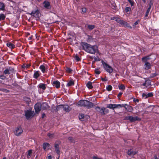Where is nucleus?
Instances as JSON below:
<instances>
[{
  "label": "nucleus",
  "mask_w": 159,
  "mask_h": 159,
  "mask_svg": "<svg viewBox=\"0 0 159 159\" xmlns=\"http://www.w3.org/2000/svg\"><path fill=\"white\" fill-rule=\"evenodd\" d=\"M6 16L3 13L0 14V21L4 20L5 19Z\"/></svg>",
  "instance_id": "obj_32"
},
{
  "label": "nucleus",
  "mask_w": 159,
  "mask_h": 159,
  "mask_svg": "<svg viewBox=\"0 0 159 159\" xmlns=\"http://www.w3.org/2000/svg\"><path fill=\"white\" fill-rule=\"evenodd\" d=\"M113 104H110L107 105V108L113 109Z\"/></svg>",
  "instance_id": "obj_45"
},
{
  "label": "nucleus",
  "mask_w": 159,
  "mask_h": 159,
  "mask_svg": "<svg viewBox=\"0 0 159 159\" xmlns=\"http://www.w3.org/2000/svg\"><path fill=\"white\" fill-rule=\"evenodd\" d=\"M41 106V108L42 110H46L49 107L48 105V103L46 102L43 103Z\"/></svg>",
  "instance_id": "obj_19"
},
{
  "label": "nucleus",
  "mask_w": 159,
  "mask_h": 159,
  "mask_svg": "<svg viewBox=\"0 0 159 159\" xmlns=\"http://www.w3.org/2000/svg\"><path fill=\"white\" fill-rule=\"evenodd\" d=\"M61 142L59 141H56L54 144V148L57 154L60 156V152L59 148V146L61 144Z\"/></svg>",
  "instance_id": "obj_6"
},
{
  "label": "nucleus",
  "mask_w": 159,
  "mask_h": 159,
  "mask_svg": "<svg viewBox=\"0 0 159 159\" xmlns=\"http://www.w3.org/2000/svg\"><path fill=\"white\" fill-rule=\"evenodd\" d=\"M125 21L120 20V21L119 22V24H120L122 26H124Z\"/></svg>",
  "instance_id": "obj_43"
},
{
  "label": "nucleus",
  "mask_w": 159,
  "mask_h": 159,
  "mask_svg": "<svg viewBox=\"0 0 159 159\" xmlns=\"http://www.w3.org/2000/svg\"><path fill=\"white\" fill-rule=\"evenodd\" d=\"M94 72L97 75H99L101 73V71L99 70V68L95 69L94 70Z\"/></svg>",
  "instance_id": "obj_40"
},
{
  "label": "nucleus",
  "mask_w": 159,
  "mask_h": 159,
  "mask_svg": "<svg viewBox=\"0 0 159 159\" xmlns=\"http://www.w3.org/2000/svg\"><path fill=\"white\" fill-rule=\"evenodd\" d=\"M33 36L31 35L30 37H29L28 38L29 40H31L33 39Z\"/></svg>",
  "instance_id": "obj_64"
},
{
  "label": "nucleus",
  "mask_w": 159,
  "mask_h": 159,
  "mask_svg": "<svg viewBox=\"0 0 159 159\" xmlns=\"http://www.w3.org/2000/svg\"><path fill=\"white\" fill-rule=\"evenodd\" d=\"M46 65H42L39 67V69L41 70L42 73L44 74L47 72L48 69Z\"/></svg>",
  "instance_id": "obj_12"
},
{
  "label": "nucleus",
  "mask_w": 159,
  "mask_h": 159,
  "mask_svg": "<svg viewBox=\"0 0 159 159\" xmlns=\"http://www.w3.org/2000/svg\"><path fill=\"white\" fill-rule=\"evenodd\" d=\"M74 84V82L72 80L69 81L67 84L66 86H71L73 85Z\"/></svg>",
  "instance_id": "obj_33"
},
{
  "label": "nucleus",
  "mask_w": 159,
  "mask_h": 159,
  "mask_svg": "<svg viewBox=\"0 0 159 159\" xmlns=\"http://www.w3.org/2000/svg\"><path fill=\"white\" fill-rule=\"evenodd\" d=\"M89 118V116L86 115L85 116V119H87Z\"/></svg>",
  "instance_id": "obj_63"
},
{
  "label": "nucleus",
  "mask_w": 159,
  "mask_h": 159,
  "mask_svg": "<svg viewBox=\"0 0 159 159\" xmlns=\"http://www.w3.org/2000/svg\"><path fill=\"white\" fill-rule=\"evenodd\" d=\"M32 149H30L28 151H27L26 154V155L27 158L28 159H29L31 156L32 153Z\"/></svg>",
  "instance_id": "obj_20"
},
{
  "label": "nucleus",
  "mask_w": 159,
  "mask_h": 159,
  "mask_svg": "<svg viewBox=\"0 0 159 159\" xmlns=\"http://www.w3.org/2000/svg\"><path fill=\"white\" fill-rule=\"evenodd\" d=\"M120 19L117 17H116L115 21L119 23V22L120 21Z\"/></svg>",
  "instance_id": "obj_56"
},
{
  "label": "nucleus",
  "mask_w": 159,
  "mask_h": 159,
  "mask_svg": "<svg viewBox=\"0 0 159 159\" xmlns=\"http://www.w3.org/2000/svg\"><path fill=\"white\" fill-rule=\"evenodd\" d=\"M79 119L81 121H83L85 120V116L84 114H81L79 116Z\"/></svg>",
  "instance_id": "obj_34"
},
{
  "label": "nucleus",
  "mask_w": 159,
  "mask_h": 159,
  "mask_svg": "<svg viewBox=\"0 0 159 159\" xmlns=\"http://www.w3.org/2000/svg\"><path fill=\"white\" fill-rule=\"evenodd\" d=\"M125 120H129L131 122H133L136 121H140L141 119L138 116H129L125 117L124 118Z\"/></svg>",
  "instance_id": "obj_4"
},
{
  "label": "nucleus",
  "mask_w": 159,
  "mask_h": 159,
  "mask_svg": "<svg viewBox=\"0 0 159 159\" xmlns=\"http://www.w3.org/2000/svg\"><path fill=\"white\" fill-rule=\"evenodd\" d=\"M34 74L33 75V77L35 79H37L38 77L41 74V73L39 71H36L34 70Z\"/></svg>",
  "instance_id": "obj_14"
},
{
  "label": "nucleus",
  "mask_w": 159,
  "mask_h": 159,
  "mask_svg": "<svg viewBox=\"0 0 159 159\" xmlns=\"http://www.w3.org/2000/svg\"><path fill=\"white\" fill-rule=\"evenodd\" d=\"M50 144L47 143H44L43 144V148L45 151L46 150L47 148L50 147Z\"/></svg>",
  "instance_id": "obj_21"
},
{
  "label": "nucleus",
  "mask_w": 159,
  "mask_h": 159,
  "mask_svg": "<svg viewBox=\"0 0 159 159\" xmlns=\"http://www.w3.org/2000/svg\"><path fill=\"white\" fill-rule=\"evenodd\" d=\"M82 11L84 13H85L86 12V8L85 7L82 8L81 9Z\"/></svg>",
  "instance_id": "obj_55"
},
{
  "label": "nucleus",
  "mask_w": 159,
  "mask_h": 159,
  "mask_svg": "<svg viewBox=\"0 0 159 159\" xmlns=\"http://www.w3.org/2000/svg\"><path fill=\"white\" fill-rule=\"evenodd\" d=\"M110 7L112 9L116 10V6L115 3L113 2L109 5Z\"/></svg>",
  "instance_id": "obj_29"
},
{
  "label": "nucleus",
  "mask_w": 159,
  "mask_h": 159,
  "mask_svg": "<svg viewBox=\"0 0 159 159\" xmlns=\"http://www.w3.org/2000/svg\"><path fill=\"white\" fill-rule=\"evenodd\" d=\"M4 74L5 75L10 74H11V72H9L8 69H6L3 71Z\"/></svg>",
  "instance_id": "obj_37"
},
{
  "label": "nucleus",
  "mask_w": 159,
  "mask_h": 159,
  "mask_svg": "<svg viewBox=\"0 0 159 159\" xmlns=\"http://www.w3.org/2000/svg\"><path fill=\"white\" fill-rule=\"evenodd\" d=\"M127 108H128V111L129 112H131L133 110V109L132 107L130 106H128V105Z\"/></svg>",
  "instance_id": "obj_46"
},
{
  "label": "nucleus",
  "mask_w": 159,
  "mask_h": 159,
  "mask_svg": "<svg viewBox=\"0 0 159 159\" xmlns=\"http://www.w3.org/2000/svg\"><path fill=\"white\" fill-rule=\"evenodd\" d=\"M122 94H123V93L122 92H119L117 95L118 97V98L120 97V96H121L122 95Z\"/></svg>",
  "instance_id": "obj_58"
},
{
  "label": "nucleus",
  "mask_w": 159,
  "mask_h": 159,
  "mask_svg": "<svg viewBox=\"0 0 159 159\" xmlns=\"http://www.w3.org/2000/svg\"><path fill=\"white\" fill-rule=\"evenodd\" d=\"M2 91L5 92V93H8L9 92V91L6 89H2L1 90Z\"/></svg>",
  "instance_id": "obj_51"
},
{
  "label": "nucleus",
  "mask_w": 159,
  "mask_h": 159,
  "mask_svg": "<svg viewBox=\"0 0 159 159\" xmlns=\"http://www.w3.org/2000/svg\"><path fill=\"white\" fill-rule=\"evenodd\" d=\"M25 113L26 118L28 120L33 117L34 115V111H32L30 109L25 111Z\"/></svg>",
  "instance_id": "obj_5"
},
{
  "label": "nucleus",
  "mask_w": 159,
  "mask_h": 159,
  "mask_svg": "<svg viewBox=\"0 0 159 159\" xmlns=\"http://www.w3.org/2000/svg\"><path fill=\"white\" fill-rule=\"evenodd\" d=\"M86 86L89 89H92L93 88L92 83L91 81H89L86 84Z\"/></svg>",
  "instance_id": "obj_27"
},
{
  "label": "nucleus",
  "mask_w": 159,
  "mask_h": 159,
  "mask_svg": "<svg viewBox=\"0 0 159 159\" xmlns=\"http://www.w3.org/2000/svg\"><path fill=\"white\" fill-rule=\"evenodd\" d=\"M23 130L21 126L17 127L14 132V134L17 136H20L22 133Z\"/></svg>",
  "instance_id": "obj_10"
},
{
  "label": "nucleus",
  "mask_w": 159,
  "mask_h": 159,
  "mask_svg": "<svg viewBox=\"0 0 159 159\" xmlns=\"http://www.w3.org/2000/svg\"><path fill=\"white\" fill-rule=\"evenodd\" d=\"M153 96V93L152 92L148 93H143L142 94L143 97L145 99H146L148 97H152Z\"/></svg>",
  "instance_id": "obj_15"
},
{
  "label": "nucleus",
  "mask_w": 159,
  "mask_h": 159,
  "mask_svg": "<svg viewBox=\"0 0 159 159\" xmlns=\"http://www.w3.org/2000/svg\"><path fill=\"white\" fill-rule=\"evenodd\" d=\"M150 83H151L150 80H146L143 84V86L147 87L149 86L150 85H151Z\"/></svg>",
  "instance_id": "obj_26"
},
{
  "label": "nucleus",
  "mask_w": 159,
  "mask_h": 159,
  "mask_svg": "<svg viewBox=\"0 0 159 159\" xmlns=\"http://www.w3.org/2000/svg\"><path fill=\"white\" fill-rule=\"evenodd\" d=\"M101 80L102 81H107V79H106L105 78H101Z\"/></svg>",
  "instance_id": "obj_60"
},
{
  "label": "nucleus",
  "mask_w": 159,
  "mask_h": 159,
  "mask_svg": "<svg viewBox=\"0 0 159 159\" xmlns=\"http://www.w3.org/2000/svg\"><path fill=\"white\" fill-rule=\"evenodd\" d=\"M104 112L105 114H107L109 113V111L108 109H106V108H105Z\"/></svg>",
  "instance_id": "obj_59"
},
{
  "label": "nucleus",
  "mask_w": 159,
  "mask_h": 159,
  "mask_svg": "<svg viewBox=\"0 0 159 159\" xmlns=\"http://www.w3.org/2000/svg\"><path fill=\"white\" fill-rule=\"evenodd\" d=\"M38 87L39 88L44 90L46 88V85L45 84L41 83L38 85Z\"/></svg>",
  "instance_id": "obj_22"
},
{
  "label": "nucleus",
  "mask_w": 159,
  "mask_h": 159,
  "mask_svg": "<svg viewBox=\"0 0 159 159\" xmlns=\"http://www.w3.org/2000/svg\"><path fill=\"white\" fill-rule=\"evenodd\" d=\"M59 107H61V108H63V110L66 112H69L71 109V108L70 107L67 105H59L56 108L57 110H58Z\"/></svg>",
  "instance_id": "obj_7"
},
{
  "label": "nucleus",
  "mask_w": 159,
  "mask_h": 159,
  "mask_svg": "<svg viewBox=\"0 0 159 159\" xmlns=\"http://www.w3.org/2000/svg\"><path fill=\"white\" fill-rule=\"evenodd\" d=\"M95 27V25H88V28L90 30H91L94 29Z\"/></svg>",
  "instance_id": "obj_28"
},
{
  "label": "nucleus",
  "mask_w": 159,
  "mask_h": 159,
  "mask_svg": "<svg viewBox=\"0 0 159 159\" xmlns=\"http://www.w3.org/2000/svg\"><path fill=\"white\" fill-rule=\"evenodd\" d=\"M66 71L67 72L70 73L72 71V70L69 68H67L66 69Z\"/></svg>",
  "instance_id": "obj_52"
},
{
  "label": "nucleus",
  "mask_w": 159,
  "mask_h": 159,
  "mask_svg": "<svg viewBox=\"0 0 159 159\" xmlns=\"http://www.w3.org/2000/svg\"><path fill=\"white\" fill-rule=\"evenodd\" d=\"M140 21V20H138L137 21H135L133 25V27L134 28H135L136 27V25L139 23Z\"/></svg>",
  "instance_id": "obj_35"
},
{
  "label": "nucleus",
  "mask_w": 159,
  "mask_h": 159,
  "mask_svg": "<svg viewBox=\"0 0 159 159\" xmlns=\"http://www.w3.org/2000/svg\"><path fill=\"white\" fill-rule=\"evenodd\" d=\"M7 46L11 49H13L15 48V45L11 43H7Z\"/></svg>",
  "instance_id": "obj_23"
},
{
  "label": "nucleus",
  "mask_w": 159,
  "mask_h": 159,
  "mask_svg": "<svg viewBox=\"0 0 159 159\" xmlns=\"http://www.w3.org/2000/svg\"><path fill=\"white\" fill-rule=\"evenodd\" d=\"M43 6L46 9H50L51 6L49 2L47 1H45L43 3Z\"/></svg>",
  "instance_id": "obj_13"
},
{
  "label": "nucleus",
  "mask_w": 159,
  "mask_h": 159,
  "mask_svg": "<svg viewBox=\"0 0 159 159\" xmlns=\"http://www.w3.org/2000/svg\"><path fill=\"white\" fill-rule=\"evenodd\" d=\"M41 104L39 103H36L34 106V108L35 112L38 113L40 111L41 109Z\"/></svg>",
  "instance_id": "obj_11"
},
{
  "label": "nucleus",
  "mask_w": 159,
  "mask_h": 159,
  "mask_svg": "<svg viewBox=\"0 0 159 159\" xmlns=\"http://www.w3.org/2000/svg\"><path fill=\"white\" fill-rule=\"evenodd\" d=\"M9 72H11V73H13L14 71V69L11 67H9L7 68Z\"/></svg>",
  "instance_id": "obj_44"
},
{
  "label": "nucleus",
  "mask_w": 159,
  "mask_h": 159,
  "mask_svg": "<svg viewBox=\"0 0 159 159\" xmlns=\"http://www.w3.org/2000/svg\"><path fill=\"white\" fill-rule=\"evenodd\" d=\"M131 10V8L130 7H127L125 8V11L126 12H127Z\"/></svg>",
  "instance_id": "obj_49"
},
{
  "label": "nucleus",
  "mask_w": 159,
  "mask_h": 159,
  "mask_svg": "<svg viewBox=\"0 0 159 159\" xmlns=\"http://www.w3.org/2000/svg\"><path fill=\"white\" fill-rule=\"evenodd\" d=\"M47 135L50 138H53L54 137V134L48 133V134Z\"/></svg>",
  "instance_id": "obj_47"
},
{
  "label": "nucleus",
  "mask_w": 159,
  "mask_h": 159,
  "mask_svg": "<svg viewBox=\"0 0 159 159\" xmlns=\"http://www.w3.org/2000/svg\"><path fill=\"white\" fill-rule=\"evenodd\" d=\"M150 59L149 56H145L142 58V61L143 62H148L147 61Z\"/></svg>",
  "instance_id": "obj_24"
},
{
  "label": "nucleus",
  "mask_w": 159,
  "mask_h": 159,
  "mask_svg": "<svg viewBox=\"0 0 159 159\" xmlns=\"http://www.w3.org/2000/svg\"><path fill=\"white\" fill-rule=\"evenodd\" d=\"M75 59L77 61H79L80 60V58L77 55L75 56Z\"/></svg>",
  "instance_id": "obj_53"
},
{
  "label": "nucleus",
  "mask_w": 159,
  "mask_h": 159,
  "mask_svg": "<svg viewBox=\"0 0 159 159\" xmlns=\"http://www.w3.org/2000/svg\"><path fill=\"white\" fill-rule=\"evenodd\" d=\"M145 63L143 67L144 69L145 70H148L151 67V64L150 63L148 62H144Z\"/></svg>",
  "instance_id": "obj_17"
},
{
  "label": "nucleus",
  "mask_w": 159,
  "mask_h": 159,
  "mask_svg": "<svg viewBox=\"0 0 159 159\" xmlns=\"http://www.w3.org/2000/svg\"><path fill=\"white\" fill-rule=\"evenodd\" d=\"M30 14L33 17L39 19V17L40 16V14L39 13V11L38 10L32 11Z\"/></svg>",
  "instance_id": "obj_8"
},
{
  "label": "nucleus",
  "mask_w": 159,
  "mask_h": 159,
  "mask_svg": "<svg viewBox=\"0 0 159 159\" xmlns=\"http://www.w3.org/2000/svg\"><path fill=\"white\" fill-rule=\"evenodd\" d=\"M119 108V104H113V110H114L115 108Z\"/></svg>",
  "instance_id": "obj_48"
},
{
  "label": "nucleus",
  "mask_w": 159,
  "mask_h": 159,
  "mask_svg": "<svg viewBox=\"0 0 159 159\" xmlns=\"http://www.w3.org/2000/svg\"><path fill=\"white\" fill-rule=\"evenodd\" d=\"M45 116H46L45 114V113H43L42 114V118H43Z\"/></svg>",
  "instance_id": "obj_61"
},
{
  "label": "nucleus",
  "mask_w": 159,
  "mask_h": 159,
  "mask_svg": "<svg viewBox=\"0 0 159 159\" xmlns=\"http://www.w3.org/2000/svg\"><path fill=\"white\" fill-rule=\"evenodd\" d=\"M52 85L57 89L60 87V82L58 80L54 81L52 83Z\"/></svg>",
  "instance_id": "obj_18"
},
{
  "label": "nucleus",
  "mask_w": 159,
  "mask_h": 159,
  "mask_svg": "<svg viewBox=\"0 0 159 159\" xmlns=\"http://www.w3.org/2000/svg\"><path fill=\"white\" fill-rule=\"evenodd\" d=\"M5 78V76L3 75H0V79L4 80Z\"/></svg>",
  "instance_id": "obj_57"
},
{
  "label": "nucleus",
  "mask_w": 159,
  "mask_h": 159,
  "mask_svg": "<svg viewBox=\"0 0 159 159\" xmlns=\"http://www.w3.org/2000/svg\"><path fill=\"white\" fill-rule=\"evenodd\" d=\"M116 19V17H111V20H115Z\"/></svg>",
  "instance_id": "obj_62"
},
{
  "label": "nucleus",
  "mask_w": 159,
  "mask_h": 159,
  "mask_svg": "<svg viewBox=\"0 0 159 159\" xmlns=\"http://www.w3.org/2000/svg\"><path fill=\"white\" fill-rule=\"evenodd\" d=\"M119 89L120 90H124L125 89V87L123 84H121L119 86Z\"/></svg>",
  "instance_id": "obj_42"
},
{
  "label": "nucleus",
  "mask_w": 159,
  "mask_h": 159,
  "mask_svg": "<svg viewBox=\"0 0 159 159\" xmlns=\"http://www.w3.org/2000/svg\"><path fill=\"white\" fill-rule=\"evenodd\" d=\"M112 87L111 85H108L106 87V89L108 91H110L112 89Z\"/></svg>",
  "instance_id": "obj_41"
},
{
  "label": "nucleus",
  "mask_w": 159,
  "mask_h": 159,
  "mask_svg": "<svg viewBox=\"0 0 159 159\" xmlns=\"http://www.w3.org/2000/svg\"><path fill=\"white\" fill-rule=\"evenodd\" d=\"M124 27H127L130 29L132 28V27L129 25V24L126 22H125Z\"/></svg>",
  "instance_id": "obj_39"
},
{
  "label": "nucleus",
  "mask_w": 159,
  "mask_h": 159,
  "mask_svg": "<svg viewBox=\"0 0 159 159\" xmlns=\"http://www.w3.org/2000/svg\"><path fill=\"white\" fill-rule=\"evenodd\" d=\"M94 60L96 61H99L100 60V59L98 56L95 57L94 58Z\"/></svg>",
  "instance_id": "obj_54"
},
{
  "label": "nucleus",
  "mask_w": 159,
  "mask_h": 159,
  "mask_svg": "<svg viewBox=\"0 0 159 159\" xmlns=\"http://www.w3.org/2000/svg\"><path fill=\"white\" fill-rule=\"evenodd\" d=\"M95 109L96 111L99 113L101 115H103L105 114V108L104 107H95Z\"/></svg>",
  "instance_id": "obj_9"
},
{
  "label": "nucleus",
  "mask_w": 159,
  "mask_h": 159,
  "mask_svg": "<svg viewBox=\"0 0 159 159\" xmlns=\"http://www.w3.org/2000/svg\"><path fill=\"white\" fill-rule=\"evenodd\" d=\"M0 10H5V5L4 3L0 2Z\"/></svg>",
  "instance_id": "obj_30"
},
{
  "label": "nucleus",
  "mask_w": 159,
  "mask_h": 159,
  "mask_svg": "<svg viewBox=\"0 0 159 159\" xmlns=\"http://www.w3.org/2000/svg\"><path fill=\"white\" fill-rule=\"evenodd\" d=\"M157 75V74L156 73V72L151 73L150 75L149 78H152L156 76Z\"/></svg>",
  "instance_id": "obj_38"
},
{
  "label": "nucleus",
  "mask_w": 159,
  "mask_h": 159,
  "mask_svg": "<svg viewBox=\"0 0 159 159\" xmlns=\"http://www.w3.org/2000/svg\"><path fill=\"white\" fill-rule=\"evenodd\" d=\"M151 5L150 4H149V7L148 8L146 12L145 16V17H147L148 16L149 12L150 11V9L151 8Z\"/></svg>",
  "instance_id": "obj_25"
},
{
  "label": "nucleus",
  "mask_w": 159,
  "mask_h": 159,
  "mask_svg": "<svg viewBox=\"0 0 159 159\" xmlns=\"http://www.w3.org/2000/svg\"><path fill=\"white\" fill-rule=\"evenodd\" d=\"M78 106L84 107L88 109L92 108L93 106V103L87 100H80L78 102Z\"/></svg>",
  "instance_id": "obj_2"
},
{
  "label": "nucleus",
  "mask_w": 159,
  "mask_h": 159,
  "mask_svg": "<svg viewBox=\"0 0 159 159\" xmlns=\"http://www.w3.org/2000/svg\"><path fill=\"white\" fill-rule=\"evenodd\" d=\"M68 139L70 143H75V140L72 137H69L68 138Z\"/></svg>",
  "instance_id": "obj_31"
},
{
  "label": "nucleus",
  "mask_w": 159,
  "mask_h": 159,
  "mask_svg": "<svg viewBox=\"0 0 159 159\" xmlns=\"http://www.w3.org/2000/svg\"><path fill=\"white\" fill-rule=\"evenodd\" d=\"M128 1L130 4L131 7L134 6V2L132 0H128Z\"/></svg>",
  "instance_id": "obj_50"
},
{
  "label": "nucleus",
  "mask_w": 159,
  "mask_h": 159,
  "mask_svg": "<svg viewBox=\"0 0 159 159\" xmlns=\"http://www.w3.org/2000/svg\"><path fill=\"white\" fill-rule=\"evenodd\" d=\"M137 151H134L132 149H130L128 150L127 154L129 156H133L137 154Z\"/></svg>",
  "instance_id": "obj_16"
},
{
  "label": "nucleus",
  "mask_w": 159,
  "mask_h": 159,
  "mask_svg": "<svg viewBox=\"0 0 159 159\" xmlns=\"http://www.w3.org/2000/svg\"><path fill=\"white\" fill-rule=\"evenodd\" d=\"M81 45L86 52L92 54H94L98 51V47L96 45H92L84 42L81 43Z\"/></svg>",
  "instance_id": "obj_1"
},
{
  "label": "nucleus",
  "mask_w": 159,
  "mask_h": 159,
  "mask_svg": "<svg viewBox=\"0 0 159 159\" xmlns=\"http://www.w3.org/2000/svg\"><path fill=\"white\" fill-rule=\"evenodd\" d=\"M126 106H128V105L125 104H119V108L122 107H124L125 109H127Z\"/></svg>",
  "instance_id": "obj_36"
},
{
  "label": "nucleus",
  "mask_w": 159,
  "mask_h": 159,
  "mask_svg": "<svg viewBox=\"0 0 159 159\" xmlns=\"http://www.w3.org/2000/svg\"><path fill=\"white\" fill-rule=\"evenodd\" d=\"M101 62L103 65V69L109 74L112 73L113 71L112 67L108 64L107 62L104 61L103 60L101 61Z\"/></svg>",
  "instance_id": "obj_3"
}]
</instances>
